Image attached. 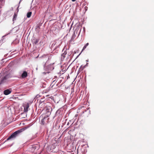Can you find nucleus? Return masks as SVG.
<instances>
[{"instance_id":"obj_1","label":"nucleus","mask_w":154,"mask_h":154,"mask_svg":"<svg viewBox=\"0 0 154 154\" xmlns=\"http://www.w3.org/2000/svg\"><path fill=\"white\" fill-rule=\"evenodd\" d=\"M25 130V129L23 128L15 131L7 139V140H8L11 139L15 138L20 133L24 131Z\"/></svg>"},{"instance_id":"obj_2","label":"nucleus","mask_w":154,"mask_h":154,"mask_svg":"<svg viewBox=\"0 0 154 154\" xmlns=\"http://www.w3.org/2000/svg\"><path fill=\"white\" fill-rule=\"evenodd\" d=\"M11 77V76L10 74H8L6 75L1 80L0 84H3L7 82Z\"/></svg>"},{"instance_id":"obj_3","label":"nucleus","mask_w":154,"mask_h":154,"mask_svg":"<svg viewBox=\"0 0 154 154\" xmlns=\"http://www.w3.org/2000/svg\"><path fill=\"white\" fill-rule=\"evenodd\" d=\"M43 118L41 120V124L42 125H46L49 122V118L48 116H42Z\"/></svg>"},{"instance_id":"obj_4","label":"nucleus","mask_w":154,"mask_h":154,"mask_svg":"<svg viewBox=\"0 0 154 154\" xmlns=\"http://www.w3.org/2000/svg\"><path fill=\"white\" fill-rule=\"evenodd\" d=\"M45 109H46V115L45 116H48L49 117V116L51 114V111L52 110V108L50 106L45 107Z\"/></svg>"},{"instance_id":"obj_5","label":"nucleus","mask_w":154,"mask_h":154,"mask_svg":"<svg viewBox=\"0 0 154 154\" xmlns=\"http://www.w3.org/2000/svg\"><path fill=\"white\" fill-rule=\"evenodd\" d=\"M23 106L24 107V112H27L28 110V109L29 107V105L28 103H26L24 104Z\"/></svg>"},{"instance_id":"obj_6","label":"nucleus","mask_w":154,"mask_h":154,"mask_svg":"<svg viewBox=\"0 0 154 154\" xmlns=\"http://www.w3.org/2000/svg\"><path fill=\"white\" fill-rule=\"evenodd\" d=\"M12 91L11 88H9L5 90L4 91V94L5 95H8L10 94Z\"/></svg>"},{"instance_id":"obj_7","label":"nucleus","mask_w":154,"mask_h":154,"mask_svg":"<svg viewBox=\"0 0 154 154\" xmlns=\"http://www.w3.org/2000/svg\"><path fill=\"white\" fill-rule=\"evenodd\" d=\"M27 76V72L26 71H24L21 75V77L23 78H25Z\"/></svg>"},{"instance_id":"obj_8","label":"nucleus","mask_w":154,"mask_h":154,"mask_svg":"<svg viewBox=\"0 0 154 154\" xmlns=\"http://www.w3.org/2000/svg\"><path fill=\"white\" fill-rule=\"evenodd\" d=\"M44 103L43 102H41L39 103V107L40 108H42L43 106H45Z\"/></svg>"},{"instance_id":"obj_9","label":"nucleus","mask_w":154,"mask_h":154,"mask_svg":"<svg viewBox=\"0 0 154 154\" xmlns=\"http://www.w3.org/2000/svg\"><path fill=\"white\" fill-rule=\"evenodd\" d=\"M39 40L38 39H34L32 40L33 44L35 45L38 42Z\"/></svg>"},{"instance_id":"obj_10","label":"nucleus","mask_w":154,"mask_h":154,"mask_svg":"<svg viewBox=\"0 0 154 154\" xmlns=\"http://www.w3.org/2000/svg\"><path fill=\"white\" fill-rule=\"evenodd\" d=\"M32 14V13L31 12H28L27 14V17H28V18L30 17L31 15Z\"/></svg>"},{"instance_id":"obj_11","label":"nucleus","mask_w":154,"mask_h":154,"mask_svg":"<svg viewBox=\"0 0 154 154\" xmlns=\"http://www.w3.org/2000/svg\"><path fill=\"white\" fill-rule=\"evenodd\" d=\"M17 16V14L16 13H14V17L13 18V21L15 20H16V18Z\"/></svg>"},{"instance_id":"obj_12","label":"nucleus","mask_w":154,"mask_h":154,"mask_svg":"<svg viewBox=\"0 0 154 154\" xmlns=\"http://www.w3.org/2000/svg\"><path fill=\"white\" fill-rule=\"evenodd\" d=\"M88 45H89V44H88V43H87L84 46V47H83V49H82V51H83V50H85V49L86 48V47H87V46H88Z\"/></svg>"},{"instance_id":"obj_13","label":"nucleus","mask_w":154,"mask_h":154,"mask_svg":"<svg viewBox=\"0 0 154 154\" xmlns=\"http://www.w3.org/2000/svg\"><path fill=\"white\" fill-rule=\"evenodd\" d=\"M32 149H31V150L32 152H33V151L34 150H35V149L36 148V146H34L32 147Z\"/></svg>"},{"instance_id":"obj_14","label":"nucleus","mask_w":154,"mask_h":154,"mask_svg":"<svg viewBox=\"0 0 154 154\" xmlns=\"http://www.w3.org/2000/svg\"><path fill=\"white\" fill-rule=\"evenodd\" d=\"M64 54H63L62 55V57H65V55H64Z\"/></svg>"},{"instance_id":"obj_15","label":"nucleus","mask_w":154,"mask_h":154,"mask_svg":"<svg viewBox=\"0 0 154 154\" xmlns=\"http://www.w3.org/2000/svg\"><path fill=\"white\" fill-rule=\"evenodd\" d=\"M72 2H75L76 1V0H72Z\"/></svg>"},{"instance_id":"obj_16","label":"nucleus","mask_w":154,"mask_h":154,"mask_svg":"<svg viewBox=\"0 0 154 154\" xmlns=\"http://www.w3.org/2000/svg\"><path fill=\"white\" fill-rule=\"evenodd\" d=\"M3 0H0V2H2Z\"/></svg>"}]
</instances>
